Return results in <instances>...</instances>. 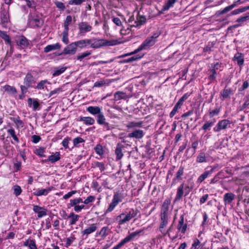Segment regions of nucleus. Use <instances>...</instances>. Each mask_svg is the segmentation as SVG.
Here are the masks:
<instances>
[{
  "instance_id": "23",
  "label": "nucleus",
  "mask_w": 249,
  "mask_h": 249,
  "mask_svg": "<svg viewBox=\"0 0 249 249\" xmlns=\"http://www.w3.org/2000/svg\"><path fill=\"white\" fill-rule=\"evenodd\" d=\"M1 22L2 24L7 23L9 21V15L8 10L3 9L0 13Z\"/></svg>"
},
{
  "instance_id": "62",
  "label": "nucleus",
  "mask_w": 249,
  "mask_h": 249,
  "mask_svg": "<svg viewBox=\"0 0 249 249\" xmlns=\"http://www.w3.org/2000/svg\"><path fill=\"white\" fill-rule=\"evenodd\" d=\"M127 242L124 238L120 242H119L116 246L114 247L112 249H120L121 247H122Z\"/></svg>"
},
{
  "instance_id": "49",
  "label": "nucleus",
  "mask_w": 249,
  "mask_h": 249,
  "mask_svg": "<svg viewBox=\"0 0 249 249\" xmlns=\"http://www.w3.org/2000/svg\"><path fill=\"white\" fill-rule=\"evenodd\" d=\"M13 189L14 191V194L16 196H18L22 192V190L21 187L18 185H15L13 187Z\"/></svg>"
},
{
  "instance_id": "2",
  "label": "nucleus",
  "mask_w": 249,
  "mask_h": 249,
  "mask_svg": "<svg viewBox=\"0 0 249 249\" xmlns=\"http://www.w3.org/2000/svg\"><path fill=\"white\" fill-rule=\"evenodd\" d=\"M90 41L89 45L91 48L98 49L105 46H111L118 44L117 40H106L98 38H92L89 39Z\"/></svg>"
},
{
  "instance_id": "47",
  "label": "nucleus",
  "mask_w": 249,
  "mask_h": 249,
  "mask_svg": "<svg viewBox=\"0 0 249 249\" xmlns=\"http://www.w3.org/2000/svg\"><path fill=\"white\" fill-rule=\"evenodd\" d=\"M220 111V107H217L214 109L212 111H209V115L210 118L213 117L214 116L218 115Z\"/></svg>"
},
{
  "instance_id": "45",
  "label": "nucleus",
  "mask_w": 249,
  "mask_h": 249,
  "mask_svg": "<svg viewBox=\"0 0 249 249\" xmlns=\"http://www.w3.org/2000/svg\"><path fill=\"white\" fill-rule=\"evenodd\" d=\"M70 202L69 204V205H70L71 207H74L75 206H76L77 204L81 202H83V199L82 198L79 197L73 199H71Z\"/></svg>"
},
{
  "instance_id": "10",
  "label": "nucleus",
  "mask_w": 249,
  "mask_h": 249,
  "mask_svg": "<svg viewBox=\"0 0 249 249\" xmlns=\"http://www.w3.org/2000/svg\"><path fill=\"white\" fill-rule=\"evenodd\" d=\"M17 45L21 49H25L29 45V40L23 36H19L18 39L16 40Z\"/></svg>"
},
{
  "instance_id": "25",
  "label": "nucleus",
  "mask_w": 249,
  "mask_h": 249,
  "mask_svg": "<svg viewBox=\"0 0 249 249\" xmlns=\"http://www.w3.org/2000/svg\"><path fill=\"white\" fill-rule=\"evenodd\" d=\"M53 187H49L46 189L38 190L34 193V195L36 196H47L52 190Z\"/></svg>"
},
{
  "instance_id": "42",
  "label": "nucleus",
  "mask_w": 249,
  "mask_h": 249,
  "mask_svg": "<svg viewBox=\"0 0 249 249\" xmlns=\"http://www.w3.org/2000/svg\"><path fill=\"white\" fill-rule=\"evenodd\" d=\"M138 213H139V211L137 208H135V209H131L127 214V215L130 220L132 218L135 217Z\"/></svg>"
},
{
  "instance_id": "34",
  "label": "nucleus",
  "mask_w": 249,
  "mask_h": 249,
  "mask_svg": "<svg viewBox=\"0 0 249 249\" xmlns=\"http://www.w3.org/2000/svg\"><path fill=\"white\" fill-rule=\"evenodd\" d=\"M142 230H139L136 231L134 232H133L131 233H130L128 235L126 236L124 239L126 241V242L128 243L130 242L131 240H132L133 238H134L136 236L139 235L142 232Z\"/></svg>"
},
{
  "instance_id": "54",
  "label": "nucleus",
  "mask_w": 249,
  "mask_h": 249,
  "mask_svg": "<svg viewBox=\"0 0 249 249\" xmlns=\"http://www.w3.org/2000/svg\"><path fill=\"white\" fill-rule=\"evenodd\" d=\"M84 142H85V140L83 138H82L80 137H78L74 139L73 140V145L75 147H78V144L79 143Z\"/></svg>"
},
{
  "instance_id": "29",
  "label": "nucleus",
  "mask_w": 249,
  "mask_h": 249,
  "mask_svg": "<svg viewBox=\"0 0 249 249\" xmlns=\"http://www.w3.org/2000/svg\"><path fill=\"white\" fill-rule=\"evenodd\" d=\"M214 168H211L210 170L205 171L201 175L199 176L198 178V182H202L205 179H206L209 175H211L214 171Z\"/></svg>"
},
{
  "instance_id": "8",
  "label": "nucleus",
  "mask_w": 249,
  "mask_h": 249,
  "mask_svg": "<svg viewBox=\"0 0 249 249\" xmlns=\"http://www.w3.org/2000/svg\"><path fill=\"white\" fill-rule=\"evenodd\" d=\"M231 122L228 119H224L219 121L215 127L213 128L214 132H219L222 129H226L228 126H230Z\"/></svg>"
},
{
  "instance_id": "14",
  "label": "nucleus",
  "mask_w": 249,
  "mask_h": 249,
  "mask_svg": "<svg viewBox=\"0 0 249 249\" xmlns=\"http://www.w3.org/2000/svg\"><path fill=\"white\" fill-rule=\"evenodd\" d=\"M3 89L4 91L7 93L9 96H15L18 92L15 87L9 85H5L3 87Z\"/></svg>"
},
{
  "instance_id": "19",
  "label": "nucleus",
  "mask_w": 249,
  "mask_h": 249,
  "mask_svg": "<svg viewBox=\"0 0 249 249\" xmlns=\"http://www.w3.org/2000/svg\"><path fill=\"white\" fill-rule=\"evenodd\" d=\"M97 229V224H92L89 227L86 228L81 231L83 235H86L88 236L89 234L94 232Z\"/></svg>"
},
{
  "instance_id": "28",
  "label": "nucleus",
  "mask_w": 249,
  "mask_h": 249,
  "mask_svg": "<svg viewBox=\"0 0 249 249\" xmlns=\"http://www.w3.org/2000/svg\"><path fill=\"white\" fill-rule=\"evenodd\" d=\"M60 48L61 45L59 44V43H57L54 44L47 45L46 47L44 48V53H47L53 50L59 49Z\"/></svg>"
},
{
  "instance_id": "16",
  "label": "nucleus",
  "mask_w": 249,
  "mask_h": 249,
  "mask_svg": "<svg viewBox=\"0 0 249 249\" xmlns=\"http://www.w3.org/2000/svg\"><path fill=\"white\" fill-rule=\"evenodd\" d=\"M76 46V48L81 49L88 48L90 41L89 39H84L74 42Z\"/></svg>"
},
{
  "instance_id": "35",
  "label": "nucleus",
  "mask_w": 249,
  "mask_h": 249,
  "mask_svg": "<svg viewBox=\"0 0 249 249\" xmlns=\"http://www.w3.org/2000/svg\"><path fill=\"white\" fill-rule=\"evenodd\" d=\"M96 121L99 125L104 124L105 122H106V118L104 116V113L102 111L96 116Z\"/></svg>"
},
{
  "instance_id": "41",
  "label": "nucleus",
  "mask_w": 249,
  "mask_h": 249,
  "mask_svg": "<svg viewBox=\"0 0 249 249\" xmlns=\"http://www.w3.org/2000/svg\"><path fill=\"white\" fill-rule=\"evenodd\" d=\"M236 2H235L232 4L225 7L222 10L217 11V13H218V15H220L224 14L229 12V11L231 10L234 7L236 6Z\"/></svg>"
},
{
  "instance_id": "55",
  "label": "nucleus",
  "mask_w": 249,
  "mask_h": 249,
  "mask_svg": "<svg viewBox=\"0 0 249 249\" xmlns=\"http://www.w3.org/2000/svg\"><path fill=\"white\" fill-rule=\"evenodd\" d=\"M94 150L97 154L99 155H102L104 153L103 147L101 144H97L94 148Z\"/></svg>"
},
{
  "instance_id": "33",
  "label": "nucleus",
  "mask_w": 249,
  "mask_h": 249,
  "mask_svg": "<svg viewBox=\"0 0 249 249\" xmlns=\"http://www.w3.org/2000/svg\"><path fill=\"white\" fill-rule=\"evenodd\" d=\"M79 217V215L75 214L73 212L71 213L68 216V218L71 219L70 225H73L75 224L78 220Z\"/></svg>"
},
{
  "instance_id": "7",
  "label": "nucleus",
  "mask_w": 249,
  "mask_h": 249,
  "mask_svg": "<svg viewBox=\"0 0 249 249\" xmlns=\"http://www.w3.org/2000/svg\"><path fill=\"white\" fill-rule=\"evenodd\" d=\"M77 51V48L74 42L67 46L59 55L74 54Z\"/></svg>"
},
{
  "instance_id": "4",
  "label": "nucleus",
  "mask_w": 249,
  "mask_h": 249,
  "mask_svg": "<svg viewBox=\"0 0 249 249\" xmlns=\"http://www.w3.org/2000/svg\"><path fill=\"white\" fill-rule=\"evenodd\" d=\"M28 23L33 28H40L43 25V20L37 15L30 13L28 19Z\"/></svg>"
},
{
  "instance_id": "50",
  "label": "nucleus",
  "mask_w": 249,
  "mask_h": 249,
  "mask_svg": "<svg viewBox=\"0 0 249 249\" xmlns=\"http://www.w3.org/2000/svg\"><path fill=\"white\" fill-rule=\"evenodd\" d=\"M68 32L69 30H65L63 32V37H62V41L65 44H67L69 42V38H68Z\"/></svg>"
},
{
  "instance_id": "36",
  "label": "nucleus",
  "mask_w": 249,
  "mask_h": 249,
  "mask_svg": "<svg viewBox=\"0 0 249 249\" xmlns=\"http://www.w3.org/2000/svg\"><path fill=\"white\" fill-rule=\"evenodd\" d=\"M232 90L229 88L226 89L225 88L222 91L220 92V95L223 97V99H226L230 98V95L231 94H232Z\"/></svg>"
},
{
  "instance_id": "44",
  "label": "nucleus",
  "mask_w": 249,
  "mask_h": 249,
  "mask_svg": "<svg viewBox=\"0 0 249 249\" xmlns=\"http://www.w3.org/2000/svg\"><path fill=\"white\" fill-rule=\"evenodd\" d=\"M142 54H139L136 56H133L124 60L125 63H130L134 61L137 60L142 57Z\"/></svg>"
},
{
  "instance_id": "59",
  "label": "nucleus",
  "mask_w": 249,
  "mask_h": 249,
  "mask_svg": "<svg viewBox=\"0 0 249 249\" xmlns=\"http://www.w3.org/2000/svg\"><path fill=\"white\" fill-rule=\"evenodd\" d=\"M101 125H103L104 129L107 131L112 130L114 128L113 125L106 122L104 124H101Z\"/></svg>"
},
{
  "instance_id": "18",
  "label": "nucleus",
  "mask_w": 249,
  "mask_h": 249,
  "mask_svg": "<svg viewBox=\"0 0 249 249\" xmlns=\"http://www.w3.org/2000/svg\"><path fill=\"white\" fill-rule=\"evenodd\" d=\"M28 106L31 107L32 105H33V109L34 111H36V110H39V107L40 106L38 99H34L33 100L29 98L27 100Z\"/></svg>"
},
{
  "instance_id": "53",
  "label": "nucleus",
  "mask_w": 249,
  "mask_h": 249,
  "mask_svg": "<svg viewBox=\"0 0 249 249\" xmlns=\"http://www.w3.org/2000/svg\"><path fill=\"white\" fill-rule=\"evenodd\" d=\"M172 6L173 5L167 1L165 3V4L162 6L161 11L160 12V13L162 14L164 11L168 10L169 8Z\"/></svg>"
},
{
  "instance_id": "30",
  "label": "nucleus",
  "mask_w": 249,
  "mask_h": 249,
  "mask_svg": "<svg viewBox=\"0 0 249 249\" xmlns=\"http://www.w3.org/2000/svg\"><path fill=\"white\" fill-rule=\"evenodd\" d=\"M79 121H82L86 125H92L95 123L94 119L90 117H81Z\"/></svg>"
},
{
  "instance_id": "6",
  "label": "nucleus",
  "mask_w": 249,
  "mask_h": 249,
  "mask_svg": "<svg viewBox=\"0 0 249 249\" xmlns=\"http://www.w3.org/2000/svg\"><path fill=\"white\" fill-rule=\"evenodd\" d=\"M79 34L85 35L86 33L90 32L92 29V26L87 22L82 21L78 24Z\"/></svg>"
},
{
  "instance_id": "3",
  "label": "nucleus",
  "mask_w": 249,
  "mask_h": 249,
  "mask_svg": "<svg viewBox=\"0 0 249 249\" xmlns=\"http://www.w3.org/2000/svg\"><path fill=\"white\" fill-rule=\"evenodd\" d=\"M171 203L170 199H166L161 206V212L160 214V223L162 225L168 224L169 218L171 214V210H169V207Z\"/></svg>"
},
{
  "instance_id": "1",
  "label": "nucleus",
  "mask_w": 249,
  "mask_h": 249,
  "mask_svg": "<svg viewBox=\"0 0 249 249\" xmlns=\"http://www.w3.org/2000/svg\"><path fill=\"white\" fill-rule=\"evenodd\" d=\"M160 32H156L153 33V35L151 36L148 37L137 49L130 53L123 55L120 56V57H124L126 56L130 55L136 53L142 50L147 49L149 48L150 47L153 46L155 44L157 41V38L160 36Z\"/></svg>"
},
{
  "instance_id": "51",
  "label": "nucleus",
  "mask_w": 249,
  "mask_h": 249,
  "mask_svg": "<svg viewBox=\"0 0 249 249\" xmlns=\"http://www.w3.org/2000/svg\"><path fill=\"white\" fill-rule=\"evenodd\" d=\"M91 54V53L89 51H86L80 54H78L77 56V59L80 61H81L83 58H85L87 56H89Z\"/></svg>"
},
{
  "instance_id": "17",
  "label": "nucleus",
  "mask_w": 249,
  "mask_h": 249,
  "mask_svg": "<svg viewBox=\"0 0 249 249\" xmlns=\"http://www.w3.org/2000/svg\"><path fill=\"white\" fill-rule=\"evenodd\" d=\"M233 61H236L237 64L239 67H242L244 62V54L240 53H237L235 54L233 58H232Z\"/></svg>"
},
{
  "instance_id": "46",
  "label": "nucleus",
  "mask_w": 249,
  "mask_h": 249,
  "mask_svg": "<svg viewBox=\"0 0 249 249\" xmlns=\"http://www.w3.org/2000/svg\"><path fill=\"white\" fill-rule=\"evenodd\" d=\"M45 151V148L44 147H39L36 149L34 152L35 154L37 155L40 157H45L46 156L44 154Z\"/></svg>"
},
{
  "instance_id": "27",
  "label": "nucleus",
  "mask_w": 249,
  "mask_h": 249,
  "mask_svg": "<svg viewBox=\"0 0 249 249\" xmlns=\"http://www.w3.org/2000/svg\"><path fill=\"white\" fill-rule=\"evenodd\" d=\"M146 19L143 16H141L137 17V20L135 21V24L131 25L133 27H138L144 24L146 22Z\"/></svg>"
},
{
  "instance_id": "32",
  "label": "nucleus",
  "mask_w": 249,
  "mask_h": 249,
  "mask_svg": "<svg viewBox=\"0 0 249 249\" xmlns=\"http://www.w3.org/2000/svg\"><path fill=\"white\" fill-rule=\"evenodd\" d=\"M184 172V168L180 166L176 174V177L173 178L172 185L176 183V180H181V176L183 175Z\"/></svg>"
},
{
  "instance_id": "63",
  "label": "nucleus",
  "mask_w": 249,
  "mask_h": 249,
  "mask_svg": "<svg viewBox=\"0 0 249 249\" xmlns=\"http://www.w3.org/2000/svg\"><path fill=\"white\" fill-rule=\"evenodd\" d=\"M95 165L96 167H98L99 168L101 172H103L105 170V167L104 163L103 162L96 161L95 162Z\"/></svg>"
},
{
  "instance_id": "48",
  "label": "nucleus",
  "mask_w": 249,
  "mask_h": 249,
  "mask_svg": "<svg viewBox=\"0 0 249 249\" xmlns=\"http://www.w3.org/2000/svg\"><path fill=\"white\" fill-rule=\"evenodd\" d=\"M7 133L10 135L13 139L17 142H19L18 138L17 137L15 134V131L13 128H10L7 130Z\"/></svg>"
},
{
  "instance_id": "43",
  "label": "nucleus",
  "mask_w": 249,
  "mask_h": 249,
  "mask_svg": "<svg viewBox=\"0 0 249 249\" xmlns=\"http://www.w3.org/2000/svg\"><path fill=\"white\" fill-rule=\"evenodd\" d=\"M72 21V17L71 16L69 15L67 16L64 22V27L65 30H69V26L71 23Z\"/></svg>"
},
{
  "instance_id": "52",
  "label": "nucleus",
  "mask_w": 249,
  "mask_h": 249,
  "mask_svg": "<svg viewBox=\"0 0 249 249\" xmlns=\"http://www.w3.org/2000/svg\"><path fill=\"white\" fill-rule=\"evenodd\" d=\"M109 230L108 227H104L102 228L101 231H100L99 233V235H100L102 237H105L107 235V231Z\"/></svg>"
},
{
  "instance_id": "9",
  "label": "nucleus",
  "mask_w": 249,
  "mask_h": 249,
  "mask_svg": "<svg viewBox=\"0 0 249 249\" xmlns=\"http://www.w3.org/2000/svg\"><path fill=\"white\" fill-rule=\"evenodd\" d=\"M24 84L30 88H34L36 83L35 77L30 72H28L23 80Z\"/></svg>"
},
{
  "instance_id": "61",
  "label": "nucleus",
  "mask_w": 249,
  "mask_h": 249,
  "mask_svg": "<svg viewBox=\"0 0 249 249\" xmlns=\"http://www.w3.org/2000/svg\"><path fill=\"white\" fill-rule=\"evenodd\" d=\"M62 91V89L61 88H57V89L50 91V92L49 94V97H51V96H53L54 94H58Z\"/></svg>"
},
{
  "instance_id": "38",
  "label": "nucleus",
  "mask_w": 249,
  "mask_h": 249,
  "mask_svg": "<svg viewBox=\"0 0 249 249\" xmlns=\"http://www.w3.org/2000/svg\"><path fill=\"white\" fill-rule=\"evenodd\" d=\"M215 41L209 42L207 45L203 48V52H209L210 53V52L213 51L212 48L215 44Z\"/></svg>"
},
{
  "instance_id": "60",
  "label": "nucleus",
  "mask_w": 249,
  "mask_h": 249,
  "mask_svg": "<svg viewBox=\"0 0 249 249\" xmlns=\"http://www.w3.org/2000/svg\"><path fill=\"white\" fill-rule=\"evenodd\" d=\"M11 119L17 125H19L22 126L23 123L22 120H20L19 116H18L16 118H12Z\"/></svg>"
},
{
  "instance_id": "40",
  "label": "nucleus",
  "mask_w": 249,
  "mask_h": 249,
  "mask_svg": "<svg viewBox=\"0 0 249 249\" xmlns=\"http://www.w3.org/2000/svg\"><path fill=\"white\" fill-rule=\"evenodd\" d=\"M75 239L74 235L71 234V236L66 239H64V242L65 243V247L68 248Z\"/></svg>"
},
{
  "instance_id": "13",
  "label": "nucleus",
  "mask_w": 249,
  "mask_h": 249,
  "mask_svg": "<svg viewBox=\"0 0 249 249\" xmlns=\"http://www.w3.org/2000/svg\"><path fill=\"white\" fill-rule=\"evenodd\" d=\"M124 148L125 146L123 144L120 143H118L117 144L115 149L116 160H120L123 158L124 156V154L123 153V150L124 149Z\"/></svg>"
},
{
  "instance_id": "26",
  "label": "nucleus",
  "mask_w": 249,
  "mask_h": 249,
  "mask_svg": "<svg viewBox=\"0 0 249 249\" xmlns=\"http://www.w3.org/2000/svg\"><path fill=\"white\" fill-rule=\"evenodd\" d=\"M0 37L4 40L6 44L9 45H12L11 39L6 32L0 31Z\"/></svg>"
},
{
  "instance_id": "24",
  "label": "nucleus",
  "mask_w": 249,
  "mask_h": 249,
  "mask_svg": "<svg viewBox=\"0 0 249 249\" xmlns=\"http://www.w3.org/2000/svg\"><path fill=\"white\" fill-rule=\"evenodd\" d=\"M116 220H118L119 225H123L125 223L130 221L129 218L127 216V214H125L124 213H122L117 216Z\"/></svg>"
},
{
  "instance_id": "57",
  "label": "nucleus",
  "mask_w": 249,
  "mask_h": 249,
  "mask_svg": "<svg viewBox=\"0 0 249 249\" xmlns=\"http://www.w3.org/2000/svg\"><path fill=\"white\" fill-rule=\"evenodd\" d=\"M54 4L56 7L61 11H64L66 9V7L64 3L61 1H56L54 2Z\"/></svg>"
},
{
  "instance_id": "31",
  "label": "nucleus",
  "mask_w": 249,
  "mask_h": 249,
  "mask_svg": "<svg viewBox=\"0 0 249 249\" xmlns=\"http://www.w3.org/2000/svg\"><path fill=\"white\" fill-rule=\"evenodd\" d=\"M67 69L66 67H59L55 68L52 75L53 77L58 76L63 73Z\"/></svg>"
},
{
  "instance_id": "39",
  "label": "nucleus",
  "mask_w": 249,
  "mask_h": 249,
  "mask_svg": "<svg viewBox=\"0 0 249 249\" xmlns=\"http://www.w3.org/2000/svg\"><path fill=\"white\" fill-rule=\"evenodd\" d=\"M215 121V119H213V120L207 122L202 126V129L204 131L210 130V127L213 125Z\"/></svg>"
},
{
  "instance_id": "64",
  "label": "nucleus",
  "mask_w": 249,
  "mask_h": 249,
  "mask_svg": "<svg viewBox=\"0 0 249 249\" xmlns=\"http://www.w3.org/2000/svg\"><path fill=\"white\" fill-rule=\"evenodd\" d=\"M200 241L198 239H196L194 240L193 244H192V246L191 249H198L200 247L199 246Z\"/></svg>"
},
{
  "instance_id": "11",
  "label": "nucleus",
  "mask_w": 249,
  "mask_h": 249,
  "mask_svg": "<svg viewBox=\"0 0 249 249\" xmlns=\"http://www.w3.org/2000/svg\"><path fill=\"white\" fill-rule=\"evenodd\" d=\"M185 214H182L178 221V230L182 233H184L187 229V223H184V216Z\"/></svg>"
},
{
  "instance_id": "21",
  "label": "nucleus",
  "mask_w": 249,
  "mask_h": 249,
  "mask_svg": "<svg viewBox=\"0 0 249 249\" xmlns=\"http://www.w3.org/2000/svg\"><path fill=\"white\" fill-rule=\"evenodd\" d=\"M235 195L232 193H226L224 196L223 200L225 205L229 204L235 198Z\"/></svg>"
},
{
  "instance_id": "37",
  "label": "nucleus",
  "mask_w": 249,
  "mask_h": 249,
  "mask_svg": "<svg viewBox=\"0 0 249 249\" xmlns=\"http://www.w3.org/2000/svg\"><path fill=\"white\" fill-rule=\"evenodd\" d=\"M46 84H49V82L47 79L41 80L37 83V85L35 87H34V88L38 90L43 89L45 87H46Z\"/></svg>"
},
{
  "instance_id": "20",
  "label": "nucleus",
  "mask_w": 249,
  "mask_h": 249,
  "mask_svg": "<svg viewBox=\"0 0 249 249\" xmlns=\"http://www.w3.org/2000/svg\"><path fill=\"white\" fill-rule=\"evenodd\" d=\"M184 189H187V186L184 187V183H182L177 189L175 201L179 200L182 198L184 194Z\"/></svg>"
},
{
  "instance_id": "5",
  "label": "nucleus",
  "mask_w": 249,
  "mask_h": 249,
  "mask_svg": "<svg viewBox=\"0 0 249 249\" xmlns=\"http://www.w3.org/2000/svg\"><path fill=\"white\" fill-rule=\"evenodd\" d=\"M124 196L123 194L116 192L114 194L112 202L109 204L106 213L112 212L119 202L122 201Z\"/></svg>"
},
{
  "instance_id": "56",
  "label": "nucleus",
  "mask_w": 249,
  "mask_h": 249,
  "mask_svg": "<svg viewBox=\"0 0 249 249\" xmlns=\"http://www.w3.org/2000/svg\"><path fill=\"white\" fill-rule=\"evenodd\" d=\"M216 74V70H214V69H211L210 70V74L209 76V80H210L211 81L214 80L215 79Z\"/></svg>"
},
{
  "instance_id": "58",
  "label": "nucleus",
  "mask_w": 249,
  "mask_h": 249,
  "mask_svg": "<svg viewBox=\"0 0 249 249\" xmlns=\"http://www.w3.org/2000/svg\"><path fill=\"white\" fill-rule=\"evenodd\" d=\"M167 224H165L164 225H162V223H160L159 226V230L164 236L168 235L167 231L164 229Z\"/></svg>"
},
{
  "instance_id": "12",
  "label": "nucleus",
  "mask_w": 249,
  "mask_h": 249,
  "mask_svg": "<svg viewBox=\"0 0 249 249\" xmlns=\"http://www.w3.org/2000/svg\"><path fill=\"white\" fill-rule=\"evenodd\" d=\"M60 154L59 152H56L54 154L51 155L48 157L47 159L42 160V162H47L51 161V163H54L58 161L60 159Z\"/></svg>"
},
{
  "instance_id": "15",
  "label": "nucleus",
  "mask_w": 249,
  "mask_h": 249,
  "mask_svg": "<svg viewBox=\"0 0 249 249\" xmlns=\"http://www.w3.org/2000/svg\"><path fill=\"white\" fill-rule=\"evenodd\" d=\"M143 131L140 129H136L128 135L129 138H134L136 139H141L144 136Z\"/></svg>"
},
{
  "instance_id": "22",
  "label": "nucleus",
  "mask_w": 249,
  "mask_h": 249,
  "mask_svg": "<svg viewBox=\"0 0 249 249\" xmlns=\"http://www.w3.org/2000/svg\"><path fill=\"white\" fill-rule=\"evenodd\" d=\"M87 111L92 115L97 116L101 112L102 110L99 107L89 106L87 108Z\"/></svg>"
}]
</instances>
